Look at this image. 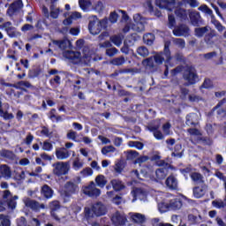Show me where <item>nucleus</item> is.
Returning <instances> with one entry per match:
<instances>
[{
    "label": "nucleus",
    "instance_id": "obj_1",
    "mask_svg": "<svg viewBox=\"0 0 226 226\" xmlns=\"http://www.w3.org/2000/svg\"><path fill=\"white\" fill-rule=\"evenodd\" d=\"M107 26V19H100L98 16L92 15L88 17V31L93 36L102 33V29Z\"/></svg>",
    "mask_w": 226,
    "mask_h": 226
},
{
    "label": "nucleus",
    "instance_id": "obj_2",
    "mask_svg": "<svg viewBox=\"0 0 226 226\" xmlns=\"http://www.w3.org/2000/svg\"><path fill=\"white\" fill-rule=\"evenodd\" d=\"M64 57L69 59L72 64H89L91 63V56L82 54L79 51L67 50L64 52Z\"/></svg>",
    "mask_w": 226,
    "mask_h": 226
},
{
    "label": "nucleus",
    "instance_id": "obj_3",
    "mask_svg": "<svg viewBox=\"0 0 226 226\" xmlns=\"http://www.w3.org/2000/svg\"><path fill=\"white\" fill-rule=\"evenodd\" d=\"M170 128H172V125L169 122L162 125L163 132L160 131V124H150L147 126V130L153 133L156 140H163V139H165V135H170Z\"/></svg>",
    "mask_w": 226,
    "mask_h": 226
},
{
    "label": "nucleus",
    "instance_id": "obj_4",
    "mask_svg": "<svg viewBox=\"0 0 226 226\" xmlns=\"http://www.w3.org/2000/svg\"><path fill=\"white\" fill-rule=\"evenodd\" d=\"M183 79L185 80V86H193L199 82V74L193 66H187L184 72Z\"/></svg>",
    "mask_w": 226,
    "mask_h": 226
},
{
    "label": "nucleus",
    "instance_id": "obj_5",
    "mask_svg": "<svg viewBox=\"0 0 226 226\" xmlns=\"http://www.w3.org/2000/svg\"><path fill=\"white\" fill-rule=\"evenodd\" d=\"M53 174L58 177L61 176H66L70 171V162H57L52 164Z\"/></svg>",
    "mask_w": 226,
    "mask_h": 226
},
{
    "label": "nucleus",
    "instance_id": "obj_6",
    "mask_svg": "<svg viewBox=\"0 0 226 226\" xmlns=\"http://www.w3.org/2000/svg\"><path fill=\"white\" fill-rule=\"evenodd\" d=\"M64 190L60 191L61 197H72L75 193H79V185L77 183L72 181H68L64 186Z\"/></svg>",
    "mask_w": 226,
    "mask_h": 226
},
{
    "label": "nucleus",
    "instance_id": "obj_7",
    "mask_svg": "<svg viewBox=\"0 0 226 226\" xmlns=\"http://www.w3.org/2000/svg\"><path fill=\"white\" fill-rule=\"evenodd\" d=\"M154 59L156 64H163V62L166 60L167 63L172 59L170 56V49H169V43H165L164 51L161 53H156L154 56Z\"/></svg>",
    "mask_w": 226,
    "mask_h": 226
},
{
    "label": "nucleus",
    "instance_id": "obj_8",
    "mask_svg": "<svg viewBox=\"0 0 226 226\" xmlns=\"http://www.w3.org/2000/svg\"><path fill=\"white\" fill-rule=\"evenodd\" d=\"M0 29L5 31L9 38H17L20 36V33L17 31V27L13 26V23L11 21H6L0 25Z\"/></svg>",
    "mask_w": 226,
    "mask_h": 226
},
{
    "label": "nucleus",
    "instance_id": "obj_9",
    "mask_svg": "<svg viewBox=\"0 0 226 226\" xmlns=\"http://www.w3.org/2000/svg\"><path fill=\"white\" fill-rule=\"evenodd\" d=\"M83 193L87 197H100L102 191L96 188V184L92 181L88 185L83 187Z\"/></svg>",
    "mask_w": 226,
    "mask_h": 226
},
{
    "label": "nucleus",
    "instance_id": "obj_10",
    "mask_svg": "<svg viewBox=\"0 0 226 226\" xmlns=\"http://www.w3.org/2000/svg\"><path fill=\"white\" fill-rule=\"evenodd\" d=\"M111 222L115 226H124L126 225L128 219L126 218V215H124V213L117 211L112 214Z\"/></svg>",
    "mask_w": 226,
    "mask_h": 226
},
{
    "label": "nucleus",
    "instance_id": "obj_11",
    "mask_svg": "<svg viewBox=\"0 0 226 226\" xmlns=\"http://www.w3.org/2000/svg\"><path fill=\"white\" fill-rule=\"evenodd\" d=\"M22 8H24V3H22V0L14 1L9 5L6 15H8L9 17H13V15H15V13H19V11L22 10Z\"/></svg>",
    "mask_w": 226,
    "mask_h": 226
},
{
    "label": "nucleus",
    "instance_id": "obj_12",
    "mask_svg": "<svg viewBox=\"0 0 226 226\" xmlns=\"http://www.w3.org/2000/svg\"><path fill=\"white\" fill-rule=\"evenodd\" d=\"M185 124L190 128H197L199 126V115L197 113H189L185 117Z\"/></svg>",
    "mask_w": 226,
    "mask_h": 226
},
{
    "label": "nucleus",
    "instance_id": "obj_13",
    "mask_svg": "<svg viewBox=\"0 0 226 226\" xmlns=\"http://www.w3.org/2000/svg\"><path fill=\"white\" fill-rule=\"evenodd\" d=\"M92 211L95 216H103L107 213V207L102 202H97L93 205Z\"/></svg>",
    "mask_w": 226,
    "mask_h": 226
},
{
    "label": "nucleus",
    "instance_id": "obj_14",
    "mask_svg": "<svg viewBox=\"0 0 226 226\" xmlns=\"http://www.w3.org/2000/svg\"><path fill=\"white\" fill-rule=\"evenodd\" d=\"M155 4L162 10H169L170 11H172L170 6H174V4H176V0H155Z\"/></svg>",
    "mask_w": 226,
    "mask_h": 226
},
{
    "label": "nucleus",
    "instance_id": "obj_15",
    "mask_svg": "<svg viewBox=\"0 0 226 226\" xmlns=\"http://www.w3.org/2000/svg\"><path fill=\"white\" fill-rule=\"evenodd\" d=\"M25 206L26 207H30V209H33V211H38L39 209H45V205L44 204H40L38 201L34 200H25Z\"/></svg>",
    "mask_w": 226,
    "mask_h": 226
},
{
    "label": "nucleus",
    "instance_id": "obj_16",
    "mask_svg": "<svg viewBox=\"0 0 226 226\" xmlns=\"http://www.w3.org/2000/svg\"><path fill=\"white\" fill-rule=\"evenodd\" d=\"M191 24L194 26L199 27V26H202V17H200V12L199 11H192L189 14Z\"/></svg>",
    "mask_w": 226,
    "mask_h": 226
},
{
    "label": "nucleus",
    "instance_id": "obj_17",
    "mask_svg": "<svg viewBox=\"0 0 226 226\" xmlns=\"http://www.w3.org/2000/svg\"><path fill=\"white\" fill-rule=\"evenodd\" d=\"M50 2L51 5L49 7V15L51 19H57L59 17V13H61L63 11L57 6V0H50Z\"/></svg>",
    "mask_w": 226,
    "mask_h": 226
},
{
    "label": "nucleus",
    "instance_id": "obj_18",
    "mask_svg": "<svg viewBox=\"0 0 226 226\" xmlns=\"http://www.w3.org/2000/svg\"><path fill=\"white\" fill-rule=\"evenodd\" d=\"M55 154L56 156V160H68V157L71 156L70 151L64 147H57L56 148Z\"/></svg>",
    "mask_w": 226,
    "mask_h": 226
},
{
    "label": "nucleus",
    "instance_id": "obj_19",
    "mask_svg": "<svg viewBox=\"0 0 226 226\" xmlns=\"http://www.w3.org/2000/svg\"><path fill=\"white\" fill-rule=\"evenodd\" d=\"M226 99H222L221 102L217 103V105L213 109V110H216V115L219 119H223L226 117V109L221 108L223 103H225Z\"/></svg>",
    "mask_w": 226,
    "mask_h": 226
},
{
    "label": "nucleus",
    "instance_id": "obj_20",
    "mask_svg": "<svg viewBox=\"0 0 226 226\" xmlns=\"http://www.w3.org/2000/svg\"><path fill=\"white\" fill-rule=\"evenodd\" d=\"M131 195H132L133 199H144L147 197V192L142 188L132 187Z\"/></svg>",
    "mask_w": 226,
    "mask_h": 226
},
{
    "label": "nucleus",
    "instance_id": "obj_21",
    "mask_svg": "<svg viewBox=\"0 0 226 226\" xmlns=\"http://www.w3.org/2000/svg\"><path fill=\"white\" fill-rule=\"evenodd\" d=\"M0 156L1 158H4V160H9L10 162H14L16 160L17 155L13 151L8 150L6 148H3L0 150Z\"/></svg>",
    "mask_w": 226,
    "mask_h": 226
},
{
    "label": "nucleus",
    "instance_id": "obj_22",
    "mask_svg": "<svg viewBox=\"0 0 226 226\" xmlns=\"http://www.w3.org/2000/svg\"><path fill=\"white\" fill-rule=\"evenodd\" d=\"M193 192V196L196 199H202L204 195H206V192H207V185H203L201 186H196L192 190Z\"/></svg>",
    "mask_w": 226,
    "mask_h": 226
},
{
    "label": "nucleus",
    "instance_id": "obj_23",
    "mask_svg": "<svg viewBox=\"0 0 226 226\" xmlns=\"http://www.w3.org/2000/svg\"><path fill=\"white\" fill-rule=\"evenodd\" d=\"M6 207L9 209H15L17 207V202L15 200H8L7 201H0V213L6 210Z\"/></svg>",
    "mask_w": 226,
    "mask_h": 226
},
{
    "label": "nucleus",
    "instance_id": "obj_24",
    "mask_svg": "<svg viewBox=\"0 0 226 226\" xmlns=\"http://www.w3.org/2000/svg\"><path fill=\"white\" fill-rule=\"evenodd\" d=\"M0 177H4V179H11V169L6 164H3L0 166Z\"/></svg>",
    "mask_w": 226,
    "mask_h": 226
},
{
    "label": "nucleus",
    "instance_id": "obj_25",
    "mask_svg": "<svg viewBox=\"0 0 226 226\" xmlns=\"http://www.w3.org/2000/svg\"><path fill=\"white\" fill-rule=\"evenodd\" d=\"M190 31V28L186 25H181L173 30L175 36H186Z\"/></svg>",
    "mask_w": 226,
    "mask_h": 226
},
{
    "label": "nucleus",
    "instance_id": "obj_26",
    "mask_svg": "<svg viewBox=\"0 0 226 226\" xmlns=\"http://www.w3.org/2000/svg\"><path fill=\"white\" fill-rule=\"evenodd\" d=\"M190 177L192 181H193L194 185H206V181L204 180V176L199 172H192L190 174Z\"/></svg>",
    "mask_w": 226,
    "mask_h": 226
},
{
    "label": "nucleus",
    "instance_id": "obj_27",
    "mask_svg": "<svg viewBox=\"0 0 226 226\" xmlns=\"http://www.w3.org/2000/svg\"><path fill=\"white\" fill-rule=\"evenodd\" d=\"M41 193L44 199H52L54 197V190L48 185H42Z\"/></svg>",
    "mask_w": 226,
    "mask_h": 226
},
{
    "label": "nucleus",
    "instance_id": "obj_28",
    "mask_svg": "<svg viewBox=\"0 0 226 226\" xmlns=\"http://www.w3.org/2000/svg\"><path fill=\"white\" fill-rule=\"evenodd\" d=\"M165 185L170 190H177V178L174 176H170L166 179Z\"/></svg>",
    "mask_w": 226,
    "mask_h": 226
},
{
    "label": "nucleus",
    "instance_id": "obj_29",
    "mask_svg": "<svg viewBox=\"0 0 226 226\" xmlns=\"http://www.w3.org/2000/svg\"><path fill=\"white\" fill-rule=\"evenodd\" d=\"M216 36V31L210 30L209 33H207L205 35L204 41L208 45V47H213L215 45V37Z\"/></svg>",
    "mask_w": 226,
    "mask_h": 226
},
{
    "label": "nucleus",
    "instance_id": "obj_30",
    "mask_svg": "<svg viewBox=\"0 0 226 226\" xmlns=\"http://www.w3.org/2000/svg\"><path fill=\"white\" fill-rule=\"evenodd\" d=\"M169 170L167 168H159L155 170L156 181H162L167 177Z\"/></svg>",
    "mask_w": 226,
    "mask_h": 226
},
{
    "label": "nucleus",
    "instance_id": "obj_31",
    "mask_svg": "<svg viewBox=\"0 0 226 226\" xmlns=\"http://www.w3.org/2000/svg\"><path fill=\"white\" fill-rule=\"evenodd\" d=\"M183 207V202L179 199H174L170 201V210L177 211Z\"/></svg>",
    "mask_w": 226,
    "mask_h": 226
},
{
    "label": "nucleus",
    "instance_id": "obj_32",
    "mask_svg": "<svg viewBox=\"0 0 226 226\" xmlns=\"http://www.w3.org/2000/svg\"><path fill=\"white\" fill-rule=\"evenodd\" d=\"M207 33H209V26L196 27L194 34L197 38H202Z\"/></svg>",
    "mask_w": 226,
    "mask_h": 226
},
{
    "label": "nucleus",
    "instance_id": "obj_33",
    "mask_svg": "<svg viewBox=\"0 0 226 226\" xmlns=\"http://www.w3.org/2000/svg\"><path fill=\"white\" fill-rule=\"evenodd\" d=\"M131 218L134 223H139V225H141V223L146 222V215H144L142 214H139V213L133 214L131 216Z\"/></svg>",
    "mask_w": 226,
    "mask_h": 226
},
{
    "label": "nucleus",
    "instance_id": "obj_34",
    "mask_svg": "<svg viewBox=\"0 0 226 226\" xmlns=\"http://www.w3.org/2000/svg\"><path fill=\"white\" fill-rule=\"evenodd\" d=\"M0 117H3L5 121H10L15 117L12 113H8V111L3 110V102L0 101Z\"/></svg>",
    "mask_w": 226,
    "mask_h": 226
},
{
    "label": "nucleus",
    "instance_id": "obj_35",
    "mask_svg": "<svg viewBox=\"0 0 226 226\" xmlns=\"http://www.w3.org/2000/svg\"><path fill=\"white\" fill-rule=\"evenodd\" d=\"M111 185L115 192H121V190H124V185L119 179L111 180Z\"/></svg>",
    "mask_w": 226,
    "mask_h": 226
},
{
    "label": "nucleus",
    "instance_id": "obj_36",
    "mask_svg": "<svg viewBox=\"0 0 226 226\" xmlns=\"http://www.w3.org/2000/svg\"><path fill=\"white\" fill-rule=\"evenodd\" d=\"M123 73H139V69L137 68H132V69H121L119 71H116L113 74L112 77H117L120 74Z\"/></svg>",
    "mask_w": 226,
    "mask_h": 226
},
{
    "label": "nucleus",
    "instance_id": "obj_37",
    "mask_svg": "<svg viewBox=\"0 0 226 226\" xmlns=\"http://www.w3.org/2000/svg\"><path fill=\"white\" fill-rule=\"evenodd\" d=\"M125 158L128 161H133L137 158H139V152L135 150H128L124 152Z\"/></svg>",
    "mask_w": 226,
    "mask_h": 226
},
{
    "label": "nucleus",
    "instance_id": "obj_38",
    "mask_svg": "<svg viewBox=\"0 0 226 226\" xmlns=\"http://www.w3.org/2000/svg\"><path fill=\"white\" fill-rule=\"evenodd\" d=\"M79 8L83 10V11H89V9L92 6V3L89 0H79Z\"/></svg>",
    "mask_w": 226,
    "mask_h": 226
},
{
    "label": "nucleus",
    "instance_id": "obj_39",
    "mask_svg": "<svg viewBox=\"0 0 226 226\" xmlns=\"http://www.w3.org/2000/svg\"><path fill=\"white\" fill-rule=\"evenodd\" d=\"M175 14L177 17H178V19L182 20H186V19H188V13L186 12V10L183 8L176 9Z\"/></svg>",
    "mask_w": 226,
    "mask_h": 226
},
{
    "label": "nucleus",
    "instance_id": "obj_40",
    "mask_svg": "<svg viewBox=\"0 0 226 226\" xmlns=\"http://www.w3.org/2000/svg\"><path fill=\"white\" fill-rule=\"evenodd\" d=\"M95 183L99 188H104L105 185H107V178L103 175H98L95 177Z\"/></svg>",
    "mask_w": 226,
    "mask_h": 226
},
{
    "label": "nucleus",
    "instance_id": "obj_41",
    "mask_svg": "<svg viewBox=\"0 0 226 226\" xmlns=\"http://www.w3.org/2000/svg\"><path fill=\"white\" fill-rule=\"evenodd\" d=\"M66 137L69 140H73V142H81V140L77 138V137H79V134L77 133V132H75L73 130H70L67 132Z\"/></svg>",
    "mask_w": 226,
    "mask_h": 226
},
{
    "label": "nucleus",
    "instance_id": "obj_42",
    "mask_svg": "<svg viewBox=\"0 0 226 226\" xmlns=\"http://www.w3.org/2000/svg\"><path fill=\"white\" fill-rule=\"evenodd\" d=\"M158 209L160 213H167V211H170V203L162 201L158 204Z\"/></svg>",
    "mask_w": 226,
    "mask_h": 226
},
{
    "label": "nucleus",
    "instance_id": "obj_43",
    "mask_svg": "<svg viewBox=\"0 0 226 226\" xmlns=\"http://www.w3.org/2000/svg\"><path fill=\"white\" fill-rule=\"evenodd\" d=\"M137 54L141 57H147V56H149V49H147L146 46L139 47L137 49Z\"/></svg>",
    "mask_w": 226,
    "mask_h": 226
},
{
    "label": "nucleus",
    "instance_id": "obj_44",
    "mask_svg": "<svg viewBox=\"0 0 226 226\" xmlns=\"http://www.w3.org/2000/svg\"><path fill=\"white\" fill-rule=\"evenodd\" d=\"M143 41L146 45H153L154 43V34H147L143 36Z\"/></svg>",
    "mask_w": 226,
    "mask_h": 226
},
{
    "label": "nucleus",
    "instance_id": "obj_45",
    "mask_svg": "<svg viewBox=\"0 0 226 226\" xmlns=\"http://www.w3.org/2000/svg\"><path fill=\"white\" fill-rule=\"evenodd\" d=\"M124 63H126L124 56H118L111 60V64H114L115 66H123Z\"/></svg>",
    "mask_w": 226,
    "mask_h": 226
},
{
    "label": "nucleus",
    "instance_id": "obj_46",
    "mask_svg": "<svg viewBox=\"0 0 226 226\" xmlns=\"http://www.w3.org/2000/svg\"><path fill=\"white\" fill-rule=\"evenodd\" d=\"M53 43L55 45H57L59 49H61L62 50H64V49H67L68 45H70V41L68 40L54 41Z\"/></svg>",
    "mask_w": 226,
    "mask_h": 226
},
{
    "label": "nucleus",
    "instance_id": "obj_47",
    "mask_svg": "<svg viewBox=\"0 0 226 226\" xmlns=\"http://www.w3.org/2000/svg\"><path fill=\"white\" fill-rule=\"evenodd\" d=\"M40 146H41L42 151H52L54 149V146L49 140L40 141Z\"/></svg>",
    "mask_w": 226,
    "mask_h": 226
},
{
    "label": "nucleus",
    "instance_id": "obj_48",
    "mask_svg": "<svg viewBox=\"0 0 226 226\" xmlns=\"http://www.w3.org/2000/svg\"><path fill=\"white\" fill-rule=\"evenodd\" d=\"M84 167V162L80 161V158L77 157L72 162V169L74 170H80Z\"/></svg>",
    "mask_w": 226,
    "mask_h": 226
},
{
    "label": "nucleus",
    "instance_id": "obj_49",
    "mask_svg": "<svg viewBox=\"0 0 226 226\" xmlns=\"http://www.w3.org/2000/svg\"><path fill=\"white\" fill-rule=\"evenodd\" d=\"M110 41H112V43L117 47H121V44L123 43V37H121V35H113L110 37Z\"/></svg>",
    "mask_w": 226,
    "mask_h": 226
},
{
    "label": "nucleus",
    "instance_id": "obj_50",
    "mask_svg": "<svg viewBox=\"0 0 226 226\" xmlns=\"http://www.w3.org/2000/svg\"><path fill=\"white\" fill-rule=\"evenodd\" d=\"M198 10H200V11H202L203 13H206V15H209V17H214L213 10L209 9L208 6L206 4L200 5Z\"/></svg>",
    "mask_w": 226,
    "mask_h": 226
},
{
    "label": "nucleus",
    "instance_id": "obj_51",
    "mask_svg": "<svg viewBox=\"0 0 226 226\" xmlns=\"http://www.w3.org/2000/svg\"><path fill=\"white\" fill-rule=\"evenodd\" d=\"M128 146L130 147H136V149H144V143L140 141H129Z\"/></svg>",
    "mask_w": 226,
    "mask_h": 226
},
{
    "label": "nucleus",
    "instance_id": "obj_52",
    "mask_svg": "<svg viewBox=\"0 0 226 226\" xmlns=\"http://www.w3.org/2000/svg\"><path fill=\"white\" fill-rule=\"evenodd\" d=\"M0 220L3 226H11V222L10 221V217L8 215H0Z\"/></svg>",
    "mask_w": 226,
    "mask_h": 226
},
{
    "label": "nucleus",
    "instance_id": "obj_53",
    "mask_svg": "<svg viewBox=\"0 0 226 226\" xmlns=\"http://www.w3.org/2000/svg\"><path fill=\"white\" fill-rule=\"evenodd\" d=\"M109 153H116V147L114 146H106L102 148V154L107 155Z\"/></svg>",
    "mask_w": 226,
    "mask_h": 226
},
{
    "label": "nucleus",
    "instance_id": "obj_54",
    "mask_svg": "<svg viewBox=\"0 0 226 226\" xmlns=\"http://www.w3.org/2000/svg\"><path fill=\"white\" fill-rule=\"evenodd\" d=\"M182 3H184V4H189L191 8H198V6L200 5V3L197 0H182Z\"/></svg>",
    "mask_w": 226,
    "mask_h": 226
},
{
    "label": "nucleus",
    "instance_id": "obj_55",
    "mask_svg": "<svg viewBox=\"0 0 226 226\" xmlns=\"http://www.w3.org/2000/svg\"><path fill=\"white\" fill-rule=\"evenodd\" d=\"M190 96V90L186 87L180 88V98L181 100H186Z\"/></svg>",
    "mask_w": 226,
    "mask_h": 226
},
{
    "label": "nucleus",
    "instance_id": "obj_56",
    "mask_svg": "<svg viewBox=\"0 0 226 226\" xmlns=\"http://www.w3.org/2000/svg\"><path fill=\"white\" fill-rule=\"evenodd\" d=\"M214 207H218L219 209L222 207H226V199L222 200H214L212 202Z\"/></svg>",
    "mask_w": 226,
    "mask_h": 226
},
{
    "label": "nucleus",
    "instance_id": "obj_57",
    "mask_svg": "<svg viewBox=\"0 0 226 226\" xmlns=\"http://www.w3.org/2000/svg\"><path fill=\"white\" fill-rule=\"evenodd\" d=\"M142 63H143L144 66H148V68H154V60L153 56L146 58L145 60H143Z\"/></svg>",
    "mask_w": 226,
    "mask_h": 226
},
{
    "label": "nucleus",
    "instance_id": "obj_58",
    "mask_svg": "<svg viewBox=\"0 0 226 226\" xmlns=\"http://www.w3.org/2000/svg\"><path fill=\"white\" fill-rule=\"evenodd\" d=\"M173 43L177 45V47H178L179 49H185L186 45V43L185 42V40L181 38L173 39Z\"/></svg>",
    "mask_w": 226,
    "mask_h": 226
},
{
    "label": "nucleus",
    "instance_id": "obj_59",
    "mask_svg": "<svg viewBox=\"0 0 226 226\" xmlns=\"http://www.w3.org/2000/svg\"><path fill=\"white\" fill-rule=\"evenodd\" d=\"M115 171L117 172L118 174H121L123 172V170L124 169V163L123 161H119L115 164Z\"/></svg>",
    "mask_w": 226,
    "mask_h": 226
},
{
    "label": "nucleus",
    "instance_id": "obj_60",
    "mask_svg": "<svg viewBox=\"0 0 226 226\" xmlns=\"http://www.w3.org/2000/svg\"><path fill=\"white\" fill-rule=\"evenodd\" d=\"M94 10H95V11H97V13H102V11H103V10H105V5L103 4V2L98 1L94 4Z\"/></svg>",
    "mask_w": 226,
    "mask_h": 226
},
{
    "label": "nucleus",
    "instance_id": "obj_61",
    "mask_svg": "<svg viewBox=\"0 0 226 226\" xmlns=\"http://www.w3.org/2000/svg\"><path fill=\"white\" fill-rule=\"evenodd\" d=\"M133 29L134 31H137L138 33H142V31H144L146 29V27L144 26V23L139 22V23H135L133 26Z\"/></svg>",
    "mask_w": 226,
    "mask_h": 226
},
{
    "label": "nucleus",
    "instance_id": "obj_62",
    "mask_svg": "<svg viewBox=\"0 0 226 226\" xmlns=\"http://www.w3.org/2000/svg\"><path fill=\"white\" fill-rule=\"evenodd\" d=\"M188 220H189V222H192V223H199V222H200V220H202V216L199 215V217H197L196 215H193V214H190L188 215Z\"/></svg>",
    "mask_w": 226,
    "mask_h": 226
},
{
    "label": "nucleus",
    "instance_id": "obj_63",
    "mask_svg": "<svg viewBox=\"0 0 226 226\" xmlns=\"http://www.w3.org/2000/svg\"><path fill=\"white\" fill-rule=\"evenodd\" d=\"M205 130L207 133V135H213L215 133V125L213 124H207L205 126Z\"/></svg>",
    "mask_w": 226,
    "mask_h": 226
},
{
    "label": "nucleus",
    "instance_id": "obj_64",
    "mask_svg": "<svg viewBox=\"0 0 226 226\" xmlns=\"http://www.w3.org/2000/svg\"><path fill=\"white\" fill-rule=\"evenodd\" d=\"M201 87H203V89H211V87H213V81L209 79H205Z\"/></svg>",
    "mask_w": 226,
    "mask_h": 226
}]
</instances>
